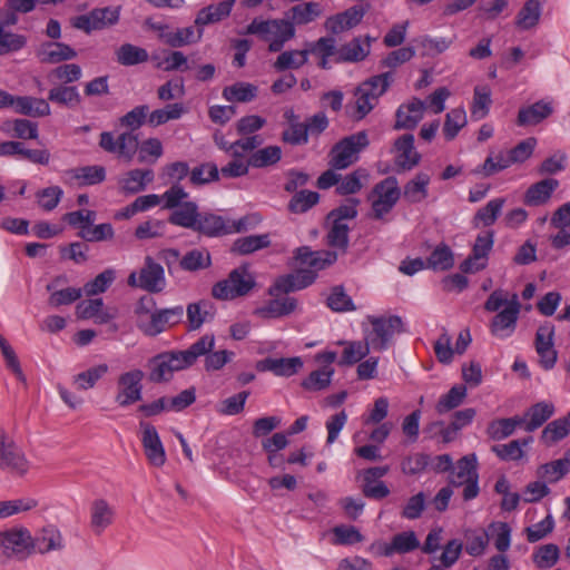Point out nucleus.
<instances>
[{
	"mask_svg": "<svg viewBox=\"0 0 570 570\" xmlns=\"http://www.w3.org/2000/svg\"><path fill=\"white\" fill-rule=\"evenodd\" d=\"M315 277L316 275L312 272L297 271L278 278L268 289V294L274 298L255 308L253 314L261 318H279L289 315L297 308V299L283 294L307 287L315 281Z\"/></svg>",
	"mask_w": 570,
	"mask_h": 570,
	"instance_id": "obj_1",
	"label": "nucleus"
},
{
	"mask_svg": "<svg viewBox=\"0 0 570 570\" xmlns=\"http://www.w3.org/2000/svg\"><path fill=\"white\" fill-rule=\"evenodd\" d=\"M393 81L391 72L373 76L361 82L354 90V101L346 106V111L353 120H362L379 104Z\"/></svg>",
	"mask_w": 570,
	"mask_h": 570,
	"instance_id": "obj_2",
	"label": "nucleus"
},
{
	"mask_svg": "<svg viewBox=\"0 0 570 570\" xmlns=\"http://www.w3.org/2000/svg\"><path fill=\"white\" fill-rule=\"evenodd\" d=\"M245 33L257 35L263 40L269 41V51L278 52L285 42L294 38L295 28L291 21L284 19L262 20L256 18L247 26Z\"/></svg>",
	"mask_w": 570,
	"mask_h": 570,
	"instance_id": "obj_3",
	"label": "nucleus"
},
{
	"mask_svg": "<svg viewBox=\"0 0 570 570\" xmlns=\"http://www.w3.org/2000/svg\"><path fill=\"white\" fill-rule=\"evenodd\" d=\"M371 328H364V341L373 351H384L387 348L395 333L402 330V320L396 315L366 317Z\"/></svg>",
	"mask_w": 570,
	"mask_h": 570,
	"instance_id": "obj_4",
	"label": "nucleus"
},
{
	"mask_svg": "<svg viewBox=\"0 0 570 570\" xmlns=\"http://www.w3.org/2000/svg\"><path fill=\"white\" fill-rule=\"evenodd\" d=\"M400 197L401 188L396 177L390 176L377 183L367 196L373 218L383 219L394 208Z\"/></svg>",
	"mask_w": 570,
	"mask_h": 570,
	"instance_id": "obj_5",
	"label": "nucleus"
},
{
	"mask_svg": "<svg viewBox=\"0 0 570 570\" xmlns=\"http://www.w3.org/2000/svg\"><path fill=\"white\" fill-rule=\"evenodd\" d=\"M255 286V278L247 267L233 269L226 279L216 283L212 295L217 299L229 301L247 295Z\"/></svg>",
	"mask_w": 570,
	"mask_h": 570,
	"instance_id": "obj_6",
	"label": "nucleus"
},
{
	"mask_svg": "<svg viewBox=\"0 0 570 570\" xmlns=\"http://www.w3.org/2000/svg\"><path fill=\"white\" fill-rule=\"evenodd\" d=\"M127 283L131 287H139L149 293H160L166 287L164 268L148 256L138 273L129 274Z\"/></svg>",
	"mask_w": 570,
	"mask_h": 570,
	"instance_id": "obj_7",
	"label": "nucleus"
},
{
	"mask_svg": "<svg viewBox=\"0 0 570 570\" xmlns=\"http://www.w3.org/2000/svg\"><path fill=\"white\" fill-rule=\"evenodd\" d=\"M0 469L18 474H24L29 470V461L23 450L0 426Z\"/></svg>",
	"mask_w": 570,
	"mask_h": 570,
	"instance_id": "obj_8",
	"label": "nucleus"
},
{
	"mask_svg": "<svg viewBox=\"0 0 570 570\" xmlns=\"http://www.w3.org/2000/svg\"><path fill=\"white\" fill-rule=\"evenodd\" d=\"M247 219L233 220L216 214H200L195 230L206 236H220L239 233L246 229Z\"/></svg>",
	"mask_w": 570,
	"mask_h": 570,
	"instance_id": "obj_9",
	"label": "nucleus"
},
{
	"mask_svg": "<svg viewBox=\"0 0 570 570\" xmlns=\"http://www.w3.org/2000/svg\"><path fill=\"white\" fill-rule=\"evenodd\" d=\"M180 353L166 352L156 355L148 362V379L153 383L169 381L174 373L187 368Z\"/></svg>",
	"mask_w": 570,
	"mask_h": 570,
	"instance_id": "obj_10",
	"label": "nucleus"
},
{
	"mask_svg": "<svg viewBox=\"0 0 570 570\" xmlns=\"http://www.w3.org/2000/svg\"><path fill=\"white\" fill-rule=\"evenodd\" d=\"M144 376V372L136 368L118 377L115 401L119 406L126 407L141 400Z\"/></svg>",
	"mask_w": 570,
	"mask_h": 570,
	"instance_id": "obj_11",
	"label": "nucleus"
},
{
	"mask_svg": "<svg viewBox=\"0 0 570 570\" xmlns=\"http://www.w3.org/2000/svg\"><path fill=\"white\" fill-rule=\"evenodd\" d=\"M328 126V119L324 112H317L304 122H292L288 130L284 131V142H302L308 138H317Z\"/></svg>",
	"mask_w": 570,
	"mask_h": 570,
	"instance_id": "obj_12",
	"label": "nucleus"
},
{
	"mask_svg": "<svg viewBox=\"0 0 570 570\" xmlns=\"http://www.w3.org/2000/svg\"><path fill=\"white\" fill-rule=\"evenodd\" d=\"M520 311L521 304L518 295L512 294L508 302V306L492 318L490 323L491 334L501 340L510 337L517 328Z\"/></svg>",
	"mask_w": 570,
	"mask_h": 570,
	"instance_id": "obj_13",
	"label": "nucleus"
},
{
	"mask_svg": "<svg viewBox=\"0 0 570 570\" xmlns=\"http://www.w3.org/2000/svg\"><path fill=\"white\" fill-rule=\"evenodd\" d=\"M554 326L551 323L540 325L535 333L534 347L539 356V364L546 371L554 367L558 353L554 348Z\"/></svg>",
	"mask_w": 570,
	"mask_h": 570,
	"instance_id": "obj_14",
	"label": "nucleus"
},
{
	"mask_svg": "<svg viewBox=\"0 0 570 570\" xmlns=\"http://www.w3.org/2000/svg\"><path fill=\"white\" fill-rule=\"evenodd\" d=\"M533 153L532 145H515L507 154L490 155L483 164V173L491 176L502 169L508 168L514 163L527 160Z\"/></svg>",
	"mask_w": 570,
	"mask_h": 570,
	"instance_id": "obj_15",
	"label": "nucleus"
},
{
	"mask_svg": "<svg viewBox=\"0 0 570 570\" xmlns=\"http://www.w3.org/2000/svg\"><path fill=\"white\" fill-rule=\"evenodd\" d=\"M32 544V537L24 528L0 531V549L7 558L23 556Z\"/></svg>",
	"mask_w": 570,
	"mask_h": 570,
	"instance_id": "obj_16",
	"label": "nucleus"
},
{
	"mask_svg": "<svg viewBox=\"0 0 570 570\" xmlns=\"http://www.w3.org/2000/svg\"><path fill=\"white\" fill-rule=\"evenodd\" d=\"M140 429L141 443L149 463L157 468L163 466L166 462V452L156 428L148 422H140Z\"/></svg>",
	"mask_w": 570,
	"mask_h": 570,
	"instance_id": "obj_17",
	"label": "nucleus"
},
{
	"mask_svg": "<svg viewBox=\"0 0 570 570\" xmlns=\"http://www.w3.org/2000/svg\"><path fill=\"white\" fill-rule=\"evenodd\" d=\"M116 509L106 499L98 498L90 503L89 527L99 535L106 531L115 521Z\"/></svg>",
	"mask_w": 570,
	"mask_h": 570,
	"instance_id": "obj_18",
	"label": "nucleus"
},
{
	"mask_svg": "<svg viewBox=\"0 0 570 570\" xmlns=\"http://www.w3.org/2000/svg\"><path fill=\"white\" fill-rule=\"evenodd\" d=\"M35 53L39 62L46 65H57L77 57V51L73 48L58 41H45L40 43Z\"/></svg>",
	"mask_w": 570,
	"mask_h": 570,
	"instance_id": "obj_19",
	"label": "nucleus"
},
{
	"mask_svg": "<svg viewBox=\"0 0 570 570\" xmlns=\"http://www.w3.org/2000/svg\"><path fill=\"white\" fill-rule=\"evenodd\" d=\"M304 366L299 356L293 357H266L256 362L255 367L258 372H272L276 376L289 377L297 374Z\"/></svg>",
	"mask_w": 570,
	"mask_h": 570,
	"instance_id": "obj_20",
	"label": "nucleus"
},
{
	"mask_svg": "<svg viewBox=\"0 0 570 570\" xmlns=\"http://www.w3.org/2000/svg\"><path fill=\"white\" fill-rule=\"evenodd\" d=\"M426 110V104L419 99L412 98L410 101L402 104L395 114L396 129H412L422 120Z\"/></svg>",
	"mask_w": 570,
	"mask_h": 570,
	"instance_id": "obj_21",
	"label": "nucleus"
},
{
	"mask_svg": "<svg viewBox=\"0 0 570 570\" xmlns=\"http://www.w3.org/2000/svg\"><path fill=\"white\" fill-rule=\"evenodd\" d=\"M184 309L181 306L170 308L156 309L148 323H145L142 333L148 336H156L164 332L168 326L177 324L183 317Z\"/></svg>",
	"mask_w": 570,
	"mask_h": 570,
	"instance_id": "obj_22",
	"label": "nucleus"
},
{
	"mask_svg": "<svg viewBox=\"0 0 570 570\" xmlns=\"http://www.w3.org/2000/svg\"><path fill=\"white\" fill-rule=\"evenodd\" d=\"M66 282V276H57L46 286L47 291L51 293L48 298V305L50 307L57 308L62 305H70L82 296L81 288L67 287L58 289V287Z\"/></svg>",
	"mask_w": 570,
	"mask_h": 570,
	"instance_id": "obj_23",
	"label": "nucleus"
},
{
	"mask_svg": "<svg viewBox=\"0 0 570 570\" xmlns=\"http://www.w3.org/2000/svg\"><path fill=\"white\" fill-rule=\"evenodd\" d=\"M296 259L309 268L315 275L314 271H321L334 264L337 259V253L332 250H316L313 252L308 247L304 246L297 249ZM311 272V269H307Z\"/></svg>",
	"mask_w": 570,
	"mask_h": 570,
	"instance_id": "obj_24",
	"label": "nucleus"
},
{
	"mask_svg": "<svg viewBox=\"0 0 570 570\" xmlns=\"http://www.w3.org/2000/svg\"><path fill=\"white\" fill-rule=\"evenodd\" d=\"M31 547L41 554L60 551L65 547L63 537L57 527L46 525L32 539Z\"/></svg>",
	"mask_w": 570,
	"mask_h": 570,
	"instance_id": "obj_25",
	"label": "nucleus"
},
{
	"mask_svg": "<svg viewBox=\"0 0 570 570\" xmlns=\"http://www.w3.org/2000/svg\"><path fill=\"white\" fill-rule=\"evenodd\" d=\"M149 108L146 105L137 106L120 118V125L129 130L121 132L116 142H136L138 135L135 132L146 120Z\"/></svg>",
	"mask_w": 570,
	"mask_h": 570,
	"instance_id": "obj_26",
	"label": "nucleus"
},
{
	"mask_svg": "<svg viewBox=\"0 0 570 570\" xmlns=\"http://www.w3.org/2000/svg\"><path fill=\"white\" fill-rule=\"evenodd\" d=\"M364 13L365 11L362 7H351L342 13L330 17L325 22V28L333 33L343 32L360 23Z\"/></svg>",
	"mask_w": 570,
	"mask_h": 570,
	"instance_id": "obj_27",
	"label": "nucleus"
},
{
	"mask_svg": "<svg viewBox=\"0 0 570 570\" xmlns=\"http://www.w3.org/2000/svg\"><path fill=\"white\" fill-rule=\"evenodd\" d=\"M559 187L554 178H546L531 185L524 194V204L528 206H541L549 202L553 191Z\"/></svg>",
	"mask_w": 570,
	"mask_h": 570,
	"instance_id": "obj_28",
	"label": "nucleus"
},
{
	"mask_svg": "<svg viewBox=\"0 0 570 570\" xmlns=\"http://www.w3.org/2000/svg\"><path fill=\"white\" fill-rule=\"evenodd\" d=\"M472 479H479L475 454L464 455L453 465L449 475V482L453 487H461L464 482Z\"/></svg>",
	"mask_w": 570,
	"mask_h": 570,
	"instance_id": "obj_29",
	"label": "nucleus"
},
{
	"mask_svg": "<svg viewBox=\"0 0 570 570\" xmlns=\"http://www.w3.org/2000/svg\"><path fill=\"white\" fill-rule=\"evenodd\" d=\"M553 112V106L551 101L540 100L528 107H523L518 112V125L520 126H533Z\"/></svg>",
	"mask_w": 570,
	"mask_h": 570,
	"instance_id": "obj_30",
	"label": "nucleus"
},
{
	"mask_svg": "<svg viewBox=\"0 0 570 570\" xmlns=\"http://www.w3.org/2000/svg\"><path fill=\"white\" fill-rule=\"evenodd\" d=\"M430 181L431 178L428 174L419 173L404 185L401 194L410 204L422 203L429 195Z\"/></svg>",
	"mask_w": 570,
	"mask_h": 570,
	"instance_id": "obj_31",
	"label": "nucleus"
},
{
	"mask_svg": "<svg viewBox=\"0 0 570 570\" xmlns=\"http://www.w3.org/2000/svg\"><path fill=\"white\" fill-rule=\"evenodd\" d=\"M392 154L394 170L399 174L412 170L421 160V155L414 145H395Z\"/></svg>",
	"mask_w": 570,
	"mask_h": 570,
	"instance_id": "obj_32",
	"label": "nucleus"
},
{
	"mask_svg": "<svg viewBox=\"0 0 570 570\" xmlns=\"http://www.w3.org/2000/svg\"><path fill=\"white\" fill-rule=\"evenodd\" d=\"M14 111L29 117H45L50 115V106L47 100L31 96H17Z\"/></svg>",
	"mask_w": 570,
	"mask_h": 570,
	"instance_id": "obj_33",
	"label": "nucleus"
},
{
	"mask_svg": "<svg viewBox=\"0 0 570 570\" xmlns=\"http://www.w3.org/2000/svg\"><path fill=\"white\" fill-rule=\"evenodd\" d=\"M364 145H334L330 151V165L334 169H345L358 158Z\"/></svg>",
	"mask_w": 570,
	"mask_h": 570,
	"instance_id": "obj_34",
	"label": "nucleus"
},
{
	"mask_svg": "<svg viewBox=\"0 0 570 570\" xmlns=\"http://www.w3.org/2000/svg\"><path fill=\"white\" fill-rule=\"evenodd\" d=\"M153 179V170L134 169L126 174V176L119 181V185L122 193L132 195L145 190Z\"/></svg>",
	"mask_w": 570,
	"mask_h": 570,
	"instance_id": "obj_35",
	"label": "nucleus"
},
{
	"mask_svg": "<svg viewBox=\"0 0 570 570\" xmlns=\"http://www.w3.org/2000/svg\"><path fill=\"white\" fill-rule=\"evenodd\" d=\"M554 414V405L550 402H539L525 411V431L533 432Z\"/></svg>",
	"mask_w": 570,
	"mask_h": 570,
	"instance_id": "obj_36",
	"label": "nucleus"
},
{
	"mask_svg": "<svg viewBox=\"0 0 570 570\" xmlns=\"http://www.w3.org/2000/svg\"><path fill=\"white\" fill-rule=\"evenodd\" d=\"M186 312L190 328L197 330L214 317L215 307L209 301H199L189 304Z\"/></svg>",
	"mask_w": 570,
	"mask_h": 570,
	"instance_id": "obj_37",
	"label": "nucleus"
},
{
	"mask_svg": "<svg viewBox=\"0 0 570 570\" xmlns=\"http://www.w3.org/2000/svg\"><path fill=\"white\" fill-rule=\"evenodd\" d=\"M306 51H308V55L311 53L320 58L318 66L322 69H327L330 67V57L338 58V49L336 48V41L332 37L320 38L317 41L311 43Z\"/></svg>",
	"mask_w": 570,
	"mask_h": 570,
	"instance_id": "obj_38",
	"label": "nucleus"
},
{
	"mask_svg": "<svg viewBox=\"0 0 570 570\" xmlns=\"http://www.w3.org/2000/svg\"><path fill=\"white\" fill-rule=\"evenodd\" d=\"M215 346V336L213 334H206L193 343L189 348L185 351H178L181 355L187 367L191 366L198 357L208 355Z\"/></svg>",
	"mask_w": 570,
	"mask_h": 570,
	"instance_id": "obj_39",
	"label": "nucleus"
},
{
	"mask_svg": "<svg viewBox=\"0 0 570 570\" xmlns=\"http://www.w3.org/2000/svg\"><path fill=\"white\" fill-rule=\"evenodd\" d=\"M199 216L197 205L193 202H185L171 213L169 222L180 227L195 229Z\"/></svg>",
	"mask_w": 570,
	"mask_h": 570,
	"instance_id": "obj_40",
	"label": "nucleus"
},
{
	"mask_svg": "<svg viewBox=\"0 0 570 570\" xmlns=\"http://www.w3.org/2000/svg\"><path fill=\"white\" fill-rule=\"evenodd\" d=\"M420 547V541L413 531H404L395 534L389 547L384 548V557H391L393 553H407Z\"/></svg>",
	"mask_w": 570,
	"mask_h": 570,
	"instance_id": "obj_41",
	"label": "nucleus"
},
{
	"mask_svg": "<svg viewBox=\"0 0 570 570\" xmlns=\"http://www.w3.org/2000/svg\"><path fill=\"white\" fill-rule=\"evenodd\" d=\"M234 2L235 0H225L223 2H219L218 4H210L202 9L198 12L195 22L197 24L205 26L208 23L220 21L222 19L229 16Z\"/></svg>",
	"mask_w": 570,
	"mask_h": 570,
	"instance_id": "obj_42",
	"label": "nucleus"
},
{
	"mask_svg": "<svg viewBox=\"0 0 570 570\" xmlns=\"http://www.w3.org/2000/svg\"><path fill=\"white\" fill-rule=\"evenodd\" d=\"M179 265L187 272L207 269L212 265L210 253L205 248H194L180 258Z\"/></svg>",
	"mask_w": 570,
	"mask_h": 570,
	"instance_id": "obj_43",
	"label": "nucleus"
},
{
	"mask_svg": "<svg viewBox=\"0 0 570 570\" xmlns=\"http://www.w3.org/2000/svg\"><path fill=\"white\" fill-rule=\"evenodd\" d=\"M109 371L107 364H98L87 368L73 376L72 383L77 390L87 391L95 387L97 382L101 380Z\"/></svg>",
	"mask_w": 570,
	"mask_h": 570,
	"instance_id": "obj_44",
	"label": "nucleus"
},
{
	"mask_svg": "<svg viewBox=\"0 0 570 570\" xmlns=\"http://www.w3.org/2000/svg\"><path fill=\"white\" fill-rule=\"evenodd\" d=\"M454 255L446 244H439L426 259V267L435 272H443L452 268Z\"/></svg>",
	"mask_w": 570,
	"mask_h": 570,
	"instance_id": "obj_45",
	"label": "nucleus"
},
{
	"mask_svg": "<svg viewBox=\"0 0 570 570\" xmlns=\"http://www.w3.org/2000/svg\"><path fill=\"white\" fill-rule=\"evenodd\" d=\"M334 372L335 371L332 366H323L311 372L308 376L302 381L301 385L306 391H323L330 386Z\"/></svg>",
	"mask_w": 570,
	"mask_h": 570,
	"instance_id": "obj_46",
	"label": "nucleus"
},
{
	"mask_svg": "<svg viewBox=\"0 0 570 570\" xmlns=\"http://www.w3.org/2000/svg\"><path fill=\"white\" fill-rule=\"evenodd\" d=\"M116 58L122 66H135L148 61L149 55L141 47L124 43L116 50Z\"/></svg>",
	"mask_w": 570,
	"mask_h": 570,
	"instance_id": "obj_47",
	"label": "nucleus"
},
{
	"mask_svg": "<svg viewBox=\"0 0 570 570\" xmlns=\"http://www.w3.org/2000/svg\"><path fill=\"white\" fill-rule=\"evenodd\" d=\"M466 393L468 390L464 385H454L446 394L439 399L435 405L436 412L439 414H444L456 409L464 402Z\"/></svg>",
	"mask_w": 570,
	"mask_h": 570,
	"instance_id": "obj_48",
	"label": "nucleus"
},
{
	"mask_svg": "<svg viewBox=\"0 0 570 570\" xmlns=\"http://www.w3.org/2000/svg\"><path fill=\"white\" fill-rule=\"evenodd\" d=\"M570 433V421L566 417L550 422L541 433V441L546 445H552L563 440Z\"/></svg>",
	"mask_w": 570,
	"mask_h": 570,
	"instance_id": "obj_49",
	"label": "nucleus"
},
{
	"mask_svg": "<svg viewBox=\"0 0 570 570\" xmlns=\"http://www.w3.org/2000/svg\"><path fill=\"white\" fill-rule=\"evenodd\" d=\"M340 344L345 346L341 360L338 361L340 365L355 364L365 357L372 350L366 341L340 342Z\"/></svg>",
	"mask_w": 570,
	"mask_h": 570,
	"instance_id": "obj_50",
	"label": "nucleus"
},
{
	"mask_svg": "<svg viewBox=\"0 0 570 570\" xmlns=\"http://www.w3.org/2000/svg\"><path fill=\"white\" fill-rule=\"evenodd\" d=\"M466 125V114L464 108L458 107L451 109L445 115L443 125V136L446 140H453L459 131Z\"/></svg>",
	"mask_w": 570,
	"mask_h": 570,
	"instance_id": "obj_51",
	"label": "nucleus"
},
{
	"mask_svg": "<svg viewBox=\"0 0 570 570\" xmlns=\"http://www.w3.org/2000/svg\"><path fill=\"white\" fill-rule=\"evenodd\" d=\"M541 4L538 0H529L517 16L515 23L520 29L528 30L535 27L540 20Z\"/></svg>",
	"mask_w": 570,
	"mask_h": 570,
	"instance_id": "obj_52",
	"label": "nucleus"
},
{
	"mask_svg": "<svg viewBox=\"0 0 570 570\" xmlns=\"http://www.w3.org/2000/svg\"><path fill=\"white\" fill-rule=\"evenodd\" d=\"M72 179L81 185H95L105 180L106 171L101 166H83L68 171Z\"/></svg>",
	"mask_w": 570,
	"mask_h": 570,
	"instance_id": "obj_53",
	"label": "nucleus"
},
{
	"mask_svg": "<svg viewBox=\"0 0 570 570\" xmlns=\"http://www.w3.org/2000/svg\"><path fill=\"white\" fill-rule=\"evenodd\" d=\"M268 245V235H249L237 238L233 244L232 250L240 255H247L258 249L265 248Z\"/></svg>",
	"mask_w": 570,
	"mask_h": 570,
	"instance_id": "obj_54",
	"label": "nucleus"
},
{
	"mask_svg": "<svg viewBox=\"0 0 570 570\" xmlns=\"http://www.w3.org/2000/svg\"><path fill=\"white\" fill-rule=\"evenodd\" d=\"M257 95V87L248 82H236L223 90V96L228 101L247 102Z\"/></svg>",
	"mask_w": 570,
	"mask_h": 570,
	"instance_id": "obj_55",
	"label": "nucleus"
},
{
	"mask_svg": "<svg viewBox=\"0 0 570 570\" xmlns=\"http://www.w3.org/2000/svg\"><path fill=\"white\" fill-rule=\"evenodd\" d=\"M569 456L564 455L563 459L552 461L550 463L542 464L538 469V475L544 482H557L568 472Z\"/></svg>",
	"mask_w": 570,
	"mask_h": 570,
	"instance_id": "obj_56",
	"label": "nucleus"
},
{
	"mask_svg": "<svg viewBox=\"0 0 570 570\" xmlns=\"http://www.w3.org/2000/svg\"><path fill=\"white\" fill-rule=\"evenodd\" d=\"M560 550L557 544L548 543L540 546L532 554L533 563L539 569H550L559 560Z\"/></svg>",
	"mask_w": 570,
	"mask_h": 570,
	"instance_id": "obj_57",
	"label": "nucleus"
},
{
	"mask_svg": "<svg viewBox=\"0 0 570 570\" xmlns=\"http://www.w3.org/2000/svg\"><path fill=\"white\" fill-rule=\"evenodd\" d=\"M116 279V272L112 268H107L98 274L92 281L83 285L82 294L86 296H96L105 293Z\"/></svg>",
	"mask_w": 570,
	"mask_h": 570,
	"instance_id": "obj_58",
	"label": "nucleus"
},
{
	"mask_svg": "<svg viewBox=\"0 0 570 570\" xmlns=\"http://www.w3.org/2000/svg\"><path fill=\"white\" fill-rule=\"evenodd\" d=\"M307 56L308 51H306V49L284 51L274 62V68L277 71H283L286 69H298L307 62Z\"/></svg>",
	"mask_w": 570,
	"mask_h": 570,
	"instance_id": "obj_59",
	"label": "nucleus"
},
{
	"mask_svg": "<svg viewBox=\"0 0 570 570\" xmlns=\"http://www.w3.org/2000/svg\"><path fill=\"white\" fill-rule=\"evenodd\" d=\"M370 52V45L361 42L360 39H353L351 42L338 49L336 61H361Z\"/></svg>",
	"mask_w": 570,
	"mask_h": 570,
	"instance_id": "obj_60",
	"label": "nucleus"
},
{
	"mask_svg": "<svg viewBox=\"0 0 570 570\" xmlns=\"http://www.w3.org/2000/svg\"><path fill=\"white\" fill-rule=\"evenodd\" d=\"M491 105V91L487 86H476L474 88L473 102L471 106L472 118L480 120L489 112Z\"/></svg>",
	"mask_w": 570,
	"mask_h": 570,
	"instance_id": "obj_61",
	"label": "nucleus"
},
{
	"mask_svg": "<svg viewBox=\"0 0 570 570\" xmlns=\"http://www.w3.org/2000/svg\"><path fill=\"white\" fill-rule=\"evenodd\" d=\"M493 539L494 547L500 552H505L511 546V528L505 522H492L488 531Z\"/></svg>",
	"mask_w": 570,
	"mask_h": 570,
	"instance_id": "obj_62",
	"label": "nucleus"
},
{
	"mask_svg": "<svg viewBox=\"0 0 570 570\" xmlns=\"http://www.w3.org/2000/svg\"><path fill=\"white\" fill-rule=\"evenodd\" d=\"M320 200V195L316 191L301 190L296 193L288 203L289 212L294 214H302L307 212Z\"/></svg>",
	"mask_w": 570,
	"mask_h": 570,
	"instance_id": "obj_63",
	"label": "nucleus"
},
{
	"mask_svg": "<svg viewBox=\"0 0 570 570\" xmlns=\"http://www.w3.org/2000/svg\"><path fill=\"white\" fill-rule=\"evenodd\" d=\"M219 171L214 163H203L190 170L189 180L193 185H205L218 179Z\"/></svg>",
	"mask_w": 570,
	"mask_h": 570,
	"instance_id": "obj_64",
	"label": "nucleus"
}]
</instances>
